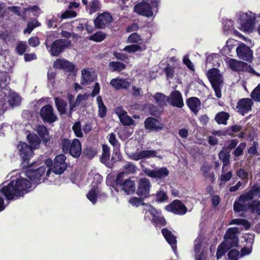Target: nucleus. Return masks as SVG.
I'll return each instance as SVG.
<instances>
[{
    "mask_svg": "<svg viewBox=\"0 0 260 260\" xmlns=\"http://www.w3.org/2000/svg\"><path fill=\"white\" fill-rule=\"evenodd\" d=\"M31 187V182L28 179L20 178L12 180L7 185L1 189V193L8 200H13L19 197H23L24 193L29 191Z\"/></svg>",
    "mask_w": 260,
    "mask_h": 260,
    "instance_id": "nucleus-1",
    "label": "nucleus"
},
{
    "mask_svg": "<svg viewBox=\"0 0 260 260\" xmlns=\"http://www.w3.org/2000/svg\"><path fill=\"white\" fill-rule=\"evenodd\" d=\"M255 19V14L251 12H241L238 18L240 29L245 32H252L254 28Z\"/></svg>",
    "mask_w": 260,
    "mask_h": 260,
    "instance_id": "nucleus-2",
    "label": "nucleus"
},
{
    "mask_svg": "<svg viewBox=\"0 0 260 260\" xmlns=\"http://www.w3.org/2000/svg\"><path fill=\"white\" fill-rule=\"evenodd\" d=\"M239 229L237 227L228 228L223 236L224 242L222 244L229 249L233 247H237L239 246V240L237 235Z\"/></svg>",
    "mask_w": 260,
    "mask_h": 260,
    "instance_id": "nucleus-3",
    "label": "nucleus"
},
{
    "mask_svg": "<svg viewBox=\"0 0 260 260\" xmlns=\"http://www.w3.org/2000/svg\"><path fill=\"white\" fill-rule=\"evenodd\" d=\"M207 76L214 90L216 96L217 98L221 96L220 86L222 83V76L217 69H212L209 70Z\"/></svg>",
    "mask_w": 260,
    "mask_h": 260,
    "instance_id": "nucleus-4",
    "label": "nucleus"
},
{
    "mask_svg": "<svg viewBox=\"0 0 260 260\" xmlns=\"http://www.w3.org/2000/svg\"><path fill=\"white\" fill-rule=\"evenodd\" d=\"M66 159L67 157L64 154L56 155L53 160V167L48 169L46 175L49 176L52 172L56 175L63 174L68 166Z\"/></svg>",
    "mask_w": 260,
    "mask_h": 260,
    "instance_id": "nucleus-5",
    "label": "nucleus"
},
{
    "mask_svg": "<svg viewBox=\"0 0 260 260\" xmlns=\"http://www.w3.org/2000/svg\"><path fill=\"white\" fill-rule=\"evenodd\" d=\"M46 167L42 166L36 169L28 170L26 175L32 182L39 184L49 176L46 175Z\"/></svg>",
    "mask_w": 260,
    "mask_h": 260,
    "instance_id": "nucleus-6",
    "label": "nucleus"
},
{
    "mask_svg": "<svg viewBox=\"0 0 260 260\" xmlns=\"http://www.w3.org/2000/svg\"><path fill=\"white\" fill-rule=\"evenodd\" d=\"M146 217H148L156 228L166 225L167 222L165 217L154 208H151L146 212L145 218Z\"/></svg>",
    "mask_w": 260,
    "mask_h": 260,
    "instance_id": "nucleus-7",
    "label": "nucleus"
},
{
    "mask_svg": "<svg viewBox=\"0 0 260 260\" xmlns=\"http://www.w3.org/2000/svg\"><path fill=\"white\" fill-rule=\"evenodd\" d=\"M39 115L45 123L51 124L58 119L52 106L49 104L45 105L41 108Z\"/></svg>",
    "mask_w": 260,
    "mask_h": 260,
    "instance_id": "nucleus-8",
    "label": "nucleus"
},
{
    "mask_svg": "<svg viewBox=\"0 0 260 260\" xmlns=\"http://www.w3.org/2000/svg\"><path fill=\"white\" fill-rule=\"evenodd\" d=\"M151 187L149 179L146 177L141 178L139 179L136 193L141 198H148L150 196Z\"/></svg>",
    "mask_w": 260,
    "mask_h": 260,
    "instance_id": "nucleus-9",
    "label": "nucleus"
},
{
    "mask_svg": "<svg viewBox=\"0 0 260 260\" xmlns=\"http://www.w3.org/2000/svg\"><path fill=\"white\" fill-rule=\"evenodd\" d=\"M71 44L68 40L59 39L54 41L51 45L49 52L54 56H58L63 50Z\"/></svg>",
    "mask_w": 260,
    "mask_h": 260,
    "instance_id": "nucleus-10",
    "label": "nucleus"
},
{
    "mask_svg": "<svg viewBox=\"0 0 260 260\" xmlns=\"http://www.w3.org/2000/svg\"><path fill=\"white\" fill-rule=\"evenodd\" d=\"M168 212H172L177 215H184L187 211L186 206L179 200H175L169 205L166 206Z\"/></svg>",
    "mask_w": 260,
    "mask_h": 260,
    "instance_id": "nucleus-11",
    "label": "nucleus"
},
{
    "mask_svg": "<svg viewBox=\"0 0 260 260\" xmlns=\"http://www.w3.org/2000/svg\"><path fill=\"white\" fill-rule=\"evenodd\" d=\"M254 197L260 199V186L257 184L252 185L248 192L241 194L238 198V200L244 203L246 201H252Z\"/></svg>",
    "mask_w": 260,
    "mask_h": 260,
    "instance_id": "nucleus-12",
    "label": "nucleus"
},
{
    "mask_svg": "<svg viewBox=\"0 0 260 260\" xmlns=\"http://www.w3.org/2000/svg\"><path fill=\"white\" fill-rule=\"evenodd\" d=\"M252 100L260 102V99H241L237 103V108L238 111L241 115H244L251 110L253 105Z\"/></svg>",
    "mask_w": 260,
    "mask_h": 260,
    "instance_id": "nucleus-13",
    "label": "nucleus"
},
{
    "mask_svg": "<svg viewBox=\"0 0 260 260\" xmlns=\"http://www.w3.org/2000/svg\"><path fill=\"white\" fill-rule=\"evenodd\" d=\"M19 149V155L22 158L23 162H28V160L33 155V148L26 143L20 142L17 146Z\"/></svg>",
    "mask_w": 260,
    "mask_h": 260,
    "instance_id": "nucleus-14",
    "label": "nucleus"
},
{
    "mask_svg": "<svg viewBox=\"0 0 260 260\" xmlns=\"http://www.w3.org/2000/svg\"><path fill=\"white\" fill-rule=\"evenodd\" d=\"M237 56L240 59L250 61L252 59V51L244 44H240L236 49Z\"/></svg>",
    "mask_w": 260,
    "mask_h": 260,
    "instance_id": "nucleus-15",
    "label": "nucleus"
},
{
    "mask_svg": "<svg viewBox=\"0 0 260 260\" xmlns=\"http://www.w3.org/2000/svg\"><path fill=\"white\" fill-rule=\"evenodd\" d=\"M145 128L149 131H159L163 128L162 124L155 118L148 117L144 122Z\"/></svg>",
    "mask_w": 260,
    "mask_h": 260,
    "instance_id": "nucleus-16",
    "label": "nucleus"
},
{
    "mask_svg": "<svg viewBox=\"0 0 260 260\" xmlns=\"http://www.w3.org/2000/svg\"><path fill=\"white\" fill-rule=\"evenodd\" d=\"M169 170L166 167H161L157 170L147 169L145 173L148 176L156 179H164L169 175Z\"/></svg>",
    "mask_w": 260,
    "mask_h": 260,
    "instance_id": "nucleus-17",
    "label": "nucleus"
},
{
    "mask_svg": "<svg viewBox=\"0 0 260 260\" xmlns=\"http://www.w3.org/2000/svg\"><path fill=\"white\" fill-rule=\"evenodd\" d=\"M136 108L142 111L147 110L150 115L155 118L159 117L163 112L161 108H159L151 104L138 105V107H136Z\"/></svg>",
    "mask_w": 260,
    "mask_h": 260,
    "instance_id": "nucleus-18",
    "label": "nucleus"
},
{
    "mask_svg": "<svg viewBox=\"0 0 260 260\" xmlns=\"http://www.w3.org/2000/svg\"><path fill=\"white\" fill-rule=\"evenodd\" d=\"M0 106L4 111L20 105L21 99H0Z\"/></svg>",
    "mask_w": 260,
    "mask_h": 260,
    "instance_id": "nucleus-19",
    "label": "nucleus"
},
{
    "mask_svg": "<svg viewBox=\"0 0 260 260\" xmlns=\"http://www.w3.org/2000/svg\"><path fill=\"white\" fill-rule=\"evenodd\" d=\"M112 20V17L111 15L108 13L105 12L100 14L94 20V23L96 27L103 28L110 23Z\"/></svg>",
    "mask_w": 260,
    "mask_h": 260,
    "instance_id": "nucleus-20",
    "label": "nucleus"
},
{
    "mask_svg": "<svg viewBox=\"0 0 260 260\" xmlns=\"http://www.w3.org/2000/svg\"><path fill=\"white\" fill-rule=\"evenodd\" d=\"M82 152V147L80 141L77 138L74 139L71 142L68 153L74 158H78Z\"/></svg>",
    "mask_w": 260,
    "mask_h": 260,
    "instance_id": "nucleus-21",
    "label": "nucleus"
},
{
    "mask_svg": "<svg viewBox=\"0 0 260 260\" xmlns=\"http://www.w3.org/2000/svg\"><path fill=\"white\" fill-rule=\"evenodd\" d=\"M161 233L167 242L171 246L173 251L177 252V240L174 235L167 228H164L161 230Z\"/></svg>",
    "mask_w": 260,
    "mask_h": 260,
    "instance_id": "nucleus-22",
    "label": "nucleus"
},
{
    "mask_svg": "<svg viewBox=\"0 0 260 260\" xmlns=\"http://www.w3.org/2000/svg\"><path fill=\"white\" fill-rule=\"evenodd\" d=\"M134 11L142 15L147 17L152 16L153 13L149 5L145 2L138 4L134 7Z\"/></svg>",
    "mask_w": 260,
    "mask_h": 260,
    "instance_id": "nucleus-23",
    "label": "nucleus"
},
{
    "mask_svg": "<svg viewBox=\"0 0 260 260\" xmlns=\"http://www.w3.org/2000/svg\"><path fill=\"white\" fill-rule=\"evenodd\" d=\"M229 65L233 71L237 72L247 71L249 67L247 63L233 58L229 60Z\"/></svg>",
    "mask_w": 260,
    "mask_h": 260,
    "instance_id": "nucleus-24",
    "label": "nucleus"
},
{
    "mask_svg": "<svg viewBox=\"0 0 260 260\" xmlns=\"http://www.w3.org/2000/svg\"><path fill=\"white\" fill-rule=\"evenodd\" d=\"M121 191H123L126 194H133L136 190V185L135 181L132 180L131 178L125 179L121 186L119 187Z\"/></svg>",
    "mask_w": 260,
    "mask_h": 260,
    "instance_id": "nucleus-25",
    "label": "nucleus"
},
{
    "mask_svg": "<svg viewBox=\"0 0 260 260\" xmlns=\"http://www.w3.org/2000/svg\"><path fill=\"white\" fill-rule=\"evenodd\" d=\"M81 84L82 85H88L93 82L95 78V73L90 71L88 69H84L81 71Z\"/></svg>",
    "mask_w": 260,
    "mask_h": 260,
    "instance_id": "nucleus-26",
    "label": "nucleus"
},
{
    "mask_svg": "<svg viewBox=\"0 0 260 260\" xmlns=\"http://www.w3.org/2000/svg\"><path fill=\"white\" fill-rule=\"evenodd\" d=\"M107 138L109 142L113 147L114 154L119 157L120 155V143L117 140L115 134L111 133L109 134Z\"/></svg>",
    "mask_w": 260,
    "mask_h": 260,
    "instance_id": "nucleus-27",
    "label": "nucleus"
},
{
    "mask_svg": "<svg viewBox=\"0 0 260 260\" xmlns=\"http://www.w3.org/2000/svg\"><path fill=\"white\" fill-rule=\"evenodd\" d=\"M110 84L116 89H127L130 85L129 82L126 79L120 78L112 79Z\"/></svg>",
    "mask_w": 260,
    "mask_h": 260,
    "instance_id": "nucleus-28",
    "label": "nucleus"
},
{
    "mask_svg": "<svg viewBox=\"0 0 260 260\" xmlns=\"http://www.w3.org/2000/svg\"><path fill=\"white\" fill-rule=\"evenodd\" d=\"M37 132L42 139L43 143L47 145L50 140L49 132L47 127L44 125H39L37 127Z\"/></svg>",
    "mask_w": 260,
    "mask_h": 260,
    "instance_id": "nucleus-29",
    "label": "nucleus"
},
{
    "mask_svg": "<svg viewBox=\"0 0 260 260\" xmlns=\"http://www.w3.org/2000/svg\"><path fill=\"white\" fill-rule=\"evenodd\" d=\"M186 104L195 115L197 114L201 109V102L200 99H187Z\"/></svg>",
    "mask_w": 260,
    "mask_h": 260,
    "instance_id": "nucleus-30",
    "label": "nucleus"
},
{
    "mask_svg": "<svg viewBox=\"0 0 260 260\" xmlns=\"http://www.w3.org/2000/svg\"><path fill=\"white\" fill-rule=\"evenodd\" d=\"M102 154L100 157L101 162L105 165L109 164L110 158V148L109 146L106 144H104L102 146Z\"/></svg>",
    "mask_w": 260,
    "mask_h": 260,
    "instance_id": "nucleus-31",
    "label": "nucleus"
},
{
    "mask_svg": "<svg viewBox=\"0 0 260 260\" xmlns=\"http://www.w3.org/2000/svg\"><path fill=\"white\" fill-rule=\"evenodd\" d=\"M230 152L225 148H223L218 153L219 159L222 161L223 166H226L230 162Z\"/></svg>",
    "mask_w": 260,
    "mask_h": 260,
    "instance_id": "nucleus-32",
    "label": "nucleus"
},
{
    "mask_svg": "<svg viewBox=\"0 0 260 260\" xmlns=\"http://www.w3.org/2000/svg\"><path fill=\"white\" fill-rule=\"evenodd\" d=\"M56 107L60 115L65 114L67 112V103L63 99H55Z\"/></svg>",
    "mask_w": 260,
    "mask_h": 260,
    "instance_id": "nucleus-33",
    "label": "nucleus"
},
{
    "mask_svg": "<svg viewBox=\"0 0 260 260\" xmlns=\"http://www.w3.org/2000/svg\"><path fill=\"white\" fill-rule=\"evenodd\" d=\"M98 192V186L93 185L91 189L88 191L86 195L87 199L93 204L97 202Z\"/></svg>",
    "mask_w": 260,
    "mask_h": 260,
    "instance_id": "nucleus-34",
    "label": "nucleus"
},
{
    "mask_svg": "<svg viewBox=\"0 0 260 260\" xmlns=\"http://www.w3.org/2000/svg\"><path fill=\"white\" fill-rule=\"evenodd\" d=\"M27 139L30 146L37 148L41 143L40 138L36 134H29L27 136Z\"/></svg>",
    "mask_w": 260,
    "mask_h": 260,
    "instance_id": "nucleus-35",
    "label": "nucleus"
},
{
    "mask_svg": "<svg viewBox=\"0 0 260 260\" xmlns=\"http://www.w3.org/2000/svg\"><path fill=\"white\" fill-rule=\"evenodd\" d=\"M98 153L97 147L87 146L83 151V155L89 159H92Z\"/></svg>",
    "mask_w": 260,
    "mask_h": 260,
    "instance_id": "nucleus-36",
    "label": "nucleus"
},
{
    "mask_svg": "<svg viewBox=\"0 0 260 260\" xmlns=\"http://www.w3.org/2000/svg\"><path fill=\"white\" fill-rule=\"evenodd\" d=\"M103 99H96L98 105V116L100 118H104L107 115V109L104 105Z\"/></svg>",
    "mask_w": 260,
    "mask_h": 260,
    "instance_id": "nucleus-37",
    "label": "nucleus"
},
{
    "mask_svg": "<svg viewBox=\"0 0 260 260\" xmlns=\"http://www.w3.org/2000/svg\"><path fill=\"white\" fill-rule=\"evenodd\" d=\"M248 209L252 213H256L260 216V201L254 200L248 205Z\"/></svg>",
    "mask_w": 260,
    "mask_h": 260,
    "instance_id": "nucleus-38",
    "label": "nucleus"
},
{
    "mask_svg": "<svg viewBox=\"0 0 260 260\" xmlns=\"http://www.w3.org/2000/svg\"><path fill=\"white\" fill-rule=\"evenodd\" d=\"M229 224H236L243 225L245 230H248L251 226L250 222L246 219L242 218L232 219L229 223Z\"/></svg>",
    "mask_w": 260,
    "mask_h": 260,
    "instance_id": "nucleus-39",
    "label": "nucleus"
},
{
    "mask_svg": "<svg viewBox=\"0 0 260 260\" xmlns=\"http://www.w3.org/2000/svg\"><path fill=\"white\" fill-rule=\"evenodd\" d=\"M230 115L229 113L222 111L217 113L215 116V120L218 124H226Z\"/></svg>",
    "mask_w": 260,
    "mask_h": 260,
    "instance_id": "nucleus-40",
    "label": "nucleus"
},
{
    "mask_svg": "<svg viewBox=\"0 0 260 260\" xmlns=\"http://www.w3.org/2000/svg\"><path fill=\"white\" fill-rule=\"evenodd\" d=\"M109 67L112 72H119L125 68V65L120 62L112 61L109 63Z\"/></svg>",
    "mask_w": 260,
    "mask_h": 260,
    "instance_id": "nucleus-41",
    "label": "nucleus"
},
{
    "mask_svg": "<svg viewBox=\"0 0 260 260\" xmlns=\"http://www.w3.org/2000/svg\"><path fill=\"white\" fill-rule=\"evenodd\" d=\"M119 120L122 124L125 126H130L134 123V120L127 114V112L124 114H120Z\"/></svg>",
    "mask_w": 260,
    "mask_h": 260,
    "instance_id": "nucleus-42",
    "label": "nucleus"
},
{
    "mask_svg": "<svg viewBox=\"0 0 260 260\" xmlns=\"http://www.w3.org/2000/svg\"><path fill=\"white\" fill-rule=\"evenodd\" d=\"M0 96L5 98H17L18 94L9 87H6L0 89Z\"/></svg>",
    "mask_w": 260,
    "mask_h": 260,
    "instance_id": "nucleus-43",
    "label": "nucleus"
},
{
    "mask_svg": "<svg viewBox=\"0 0 260 260\" xmlns=\"http://www.w3.org/2000/svg\"><path fill=\"white\" fill-rule=\"evenodd\" d=\"M71 142L70 139L68 138H62L59 142L60 147L62 152L66 154L68 153Z\"/></svg>",
    "mask_w": 260,
    "mask_h": 260,
    "instance_id": "nucleus-44",
    "label": "nucleus"
},
{
    "mask_svg": "<svg viewBox=\"0 0 260 260\" xmlns=\"http://www.w3.org/2000/svg\"><path fill=\"white\" fill-rule=\"evenodd\" d=\"M124 173L127 174H134L137 172V167L133 162H127L123 167Z\"/></svg>",
    "mask_w": 260,
    "mask_h": 260,
    "instance_id": "nucleus-45",
    "label": "nucleus"
},
{
    "mask_svg": "<svg viewBox=\"0 0 260 260\" xmlns=\"http://www.w3.org/2000/svg\"><path fill=\"white\" fill-rule=\"evenodd\" d=\"M145 48L138 45H131L125 46L123 50L129 53H134L136 52H141Z\"/></svg>",
    "mask_w": 260,
    "mask_h": 260,
    "instance_id": "nucleus-46",
    "label": "nucleus"
},
{
    "mask_svg": "<svg viewBox=\"0 0 260 260\" xmlns=\"http://www.w3.org/2000/svg\"><path fill=\"white\" fill-rule=\"evenodd\" d=\"M106 37V35L103 32L99 31L89 37V40L96 42H101Z\"/></svg>",
    "mask_w": 260,
    "mask_h": 260,
    "instance_id": "nucleus-47",
    "label": "nucleus"
},
{
    "mask_svg": "<svg viewBox=\"0 0 260 260\" xmlns=\"http://www.w3.org/2000/svg\"><path fill=\"white\" fill-rule=\"evenodd\" d=\"M72 129L76 137L80 138L83 137L80 122L78 121L75 122L72 126Z\"/></svg>",
    "mask_w": 260,
    "mask_h": 260,
    "instance_id": "nucleus-48",
    "label": "nucleus"
},
{
    "mask_svg": "<svg viewBox=\"0 0 260 260\" xmlns=\"http://www.w3.org/2000/svg\"><path fill=\"white\" fill-rule=\"evenodd\" d=\"M40 25V23L35 19H33L28 21L27 28L24 30V34H30L32 30L37 26Z\"/></svg>",
    "mask_w": 260,
    "mask_h": 260,
    "instance_id": "nucleus-49",
    "label": "nucleus"
},
{
    "mask_svg": "<svg viewBox=\"0 0 260 260\" xmlns=\"http://www.w3.org/2000/svg\"><path fill=\"white\" fill-rule=\"evenodd\" d=\"M246 147V142H242L240 143L238 147H236L235 149L233 152V154L236 157H238L243 155L244 150L245 149Z\"/></svg>",
    "mask_w": 260,
    "mask_h": 260,
    "instance_id": "nucleus-50",
    "label": "nucleus"
},
{
    "mask_svg": "<svg viewBox=\"0 0 260 260\" xmlns=\"http://www.w3.org/2000/svg\"><path fill=\"white\" fill-rule=\"evenodd\" d=\"M167 101L173 107L181 108L184 106L183 99H167Z\"/></svg>",
    "mask_w": 260,
    "mask_h": 260,
    "instance_id": "nucleus-51",
    "label": "nucleus"
},
{
    "mask_svg": "<svg viewBox=\"0 0 260 260\" xmlns=\"http://www.w3.org/2000/svg\"><path fill=\"white\" fill-rule=\"evenodd\" d=\"M63 70L67 72H73L77 71L75 65L66 59L64 61Z\"/></svg>",
    "mask_w": 260,
    "mask_h": 260,
    "instance_id": "nucleus-52",
    "label": "nucleus"
},
{
    "mask_svg": "<svg viewBox=\"0 0 260 260\" xmlns=\"http://www.w3.org/2000/svg\"><path fill=\"white\" fill-rule=\"evenodd\" d=\"M241 202L236 201L234 203L233 208L235 212H240L246 210V206L243 204L240 203Z\"/></svg>",
    "mask_w": 260,
    "mask_h": 260,
    "instance_id": "nucleus-53",
    "label": "nucleus"
},
{
    "mask_svg": "<svg viewBox=\"0 0 260 260\" xmlns=\"http://www.w3.org/2000/svg\"><path fill=\"white\" fill-rule=\"evenodd\" d=\"M244 238L246 241V245L252 247L254 241L255 234L252 233H248L245 235Z\"/></svg>",
    "mask_w": 260,
    "mask_h": 260,
    "instance_id": "nucleus-54",
    "label": "nucleus"
},
{
    "mask_svg": "<svg viewBox=\"0 0 260 260\" xmlns=\"http://www.w3.org/2000/svg\"><path fill=\"white\" fill-rule=\"evenodd\" d=\"M140 152L142 159L150 157H155L157 154L156 150H142L140 151Z\"/></svg>",
    "mask_w": 260,
    "mask_h": 260,
    "instance_id": "nucleus-55",
    "label": "nucleus"
},
{
    "mask_svg": "<svg viewBox=\"0 0 260 260\" xmlns=\"http://www.w3.org/2000/svg\"><path fill=\"white\" fill-rule=\"evenodd\" d=\"M140 41H141V37L136 32L129 35L126 40V42L128 43H139Z\"/></svg>",
    "mask_w": 260,
    "mask_h": 260,
    "instance_id": "nucleus-56",
    "label": "nucleus"
},
{
    "mask_svg": "<svg viewBox=\"0 0 260 260\" xmlns=\"http://www.w3.org/2000/svg\"><path fill=\"white\" fill-rule=\"evenodd\" d=\"M125 175V173L124 172H121L119 173L116 178L115 181V184L116 186L120 187L122 184L124 182V176Z\"/></svg>",
    "mask_w": 260,
    "mask_h": 260,
    "instance_id": "nucleus-57",
    "label": "nucleus"
},
{
    "mask_svg": "<svg viewBox=\"0 0 260 260\" xmlns=\"http://www.w3.org/2000/svg\"><path fill=\"white\" fill-rule=\"evenodd\" d=\"M156 201L158 202H164L168 200L167 193L162 190L157 192L156 194Z\"/></svg>",
    "mask_w": 260,
    "mask_h": 260,
    "instance_id": "nucleus-58",
    "label": "nucleus"
},
{
    "mask_svg": "<svg viewBox=\"0 0 260 260\" xmlns=\"http://www.w3.org/2000/svg\"><path fill=\"white\" fill-rule=\"evenodd\" d=\"M239 254V251L237 249H233L229 251L228 256L229 260H238L237 257Z\"/></svg>",
    "mask_w": 260,
    "mask_h": 260,
    "instance_id": "nucleus-59",
    "label": "nucleus"
},
{
    "mask_svg": "<svg viewBox=\"0 0 260 260\" xmlns=\"http://www.w3.org/2000/svg\"><path fill=\"white\" fill-rule=\"evenodd\" d=\"M101 8L100 2L98 0H93L91 3L90 6V12L91 13L98 11Z\"/></svg>",
    "mask_w": 260,
    "mask_h": 260,
    "instance_id": "nucleus-60",
    "label": "nucleus"
},
{
    "mask_svg": "<svg viewBox=\"0 0 260 260\" xmlns=\"http://www.w3.org/2000/svg\"><path fill=\"white\" fill-rule=\"evenodd\" d=\"M232 175L233 174L231 171H229L225 174H222L219 178L221 183H225L229 181L232 178Z\"/></svg>",
    "mask_w": 260,
    "mask_h": 260,
    "instance_id": "nucleus-61",
    "label": "nucleus"
},
{
    "mask_svg": "<svg viewBox=\"0 0 260 260\" xmlns=\"http://www.w3.org/2000/svg\"><path fill=\"white\" fill-rule=\"evenodd\" d=\"M77 16L76 12L74 11L68 10L63 12L60 16L61 19H68L74 18Z\"/></svg>",
    "mask_w": 260,
    "mask_h": 260,
    "instance_id": "nucleus-62",
    "label": "nucleus"
},
{
    "mask_svg": "<svg viewBox=\"0 0 260 260\" xmlns=\"http://www.w3.org/2000/svg\"><path fill=\"white\" fill-rule=\"evenodd\" d=\"M212 167L206 164H203L201 167V171L203 173V175L205 178H207V174L210 173Z\"/></svg>",
    "mask_w": 260,
    "mask_h": 260,
    "instance_id": "nucleus-63",
    "label": "nucleus"
},
{
    "mask_svg": "<svg viewBox=\"0 0 260 260\" xmlns=\"http://www.w3.org/2000/svg\"><path fill=\"white\" fill-rule=\"evenodd\" d=\"M258 143L253 142L252 145L248 149V153L252 155H257L258 154L257 148L258 147Z\"/></svg>",
    "mask_w": 260,
    "mask_h": 260,
    "instance_id": "nucleus-64",
    "label": "nucleus"
}]
</instances>
